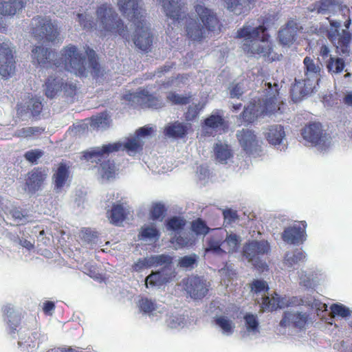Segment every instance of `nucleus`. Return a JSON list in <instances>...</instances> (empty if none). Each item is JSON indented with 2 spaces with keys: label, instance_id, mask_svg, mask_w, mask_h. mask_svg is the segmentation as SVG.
Listing matches in <instances>:
<instances>
[{
  "label": "nucleus",
  "instance_id": "4be33fe9",
  "mask_svg": "<svg viewBox=\"0 0 352 352\" xmlns=\"http://www.w3.org/2000/svg\"><path fill=\"white\" fill-rule=\"evenodd\" d=\"M299 30L298 23L294 19H290L278 32V39L283 45L292 43L296 39Z\"/></svg>",
  "mask_w": 352,
  "mask_h": 352
},
{
  "label": "nucleus",
  "instance_id": "69168bd1",
  "mask_svg": "<svg viewBox=\"0 0 352 352\" xmlns=\"http://www.w3.org/2000/svg\"><path fill=\"white\" fill-rule=\"evenodd\" d=\"M200 110L201 108H199V104H195L194 107L190 106L184 113L185 119L187 121L194 120L198 116Z\"/></svg>",
  "mask_w": 352,
  "mask_h": 352
},
{
  "label": "nucleus",
  "instance_id": "de8ad7c7",
  "mask_svg": "<svg viewBox=\"0 0 352 352\" xmlns=\"http://www.w3.org/2000/svg\"><path fill=\"white\" fill-rule=\"evenodd\" d=\"M186 225V221L178 217H173L168 219L166 221V226L168 230L179 231L184 228Z\"/></svg>",
  "mask_w": 352,
  "mask_h": 352
},
{
  "label": "nucleus",
  "instance_id": "0eeeda50",
  "mask_svg": "<svg viewBox=\"0 0 352 352\" xmlns=\"http://www.w3.org/2000/svg\"><path fill=\"white\" fill-rule=\"evenodd\" d=\"M32 32L38 40L52 43H61L56 25L51 20L41 16L34 17L31 21Z\"/></svg>",
  "mask_w": 352,
  "mask_h": 352
},
{
  "label": "nucleus",
  "instance_id": "f704fd0d",
  "mask_svg": "<svg viewBox=\"0 0 352 352\" xmlns=\"http://www.w3.org/2000/svg\"><path fill=\"white\" fill-rule=\"evenodd\" d=\"M3 311L5 316L4 320L7 322L12 332H14L20 323L21 316L19 314L15 311L11 305L4 306L3 307Z\"/></svg>",
  "mask_w": 352,
  "mask_h": 352
},
{
  "label": "nucleus",
  "instance_id": "cd10ccee",
  "mask_svg": "<svg viewBox=\"0 0 352 352\" xmlns=\"http://www.w3.org/2000/svg\"><path fill=\"white\" fill-rule=\"evenodd\" d=\"M190 125L176 121L164 128V133L166 136L173 138H182L188 133Z\"/></svg>",
  "mask_w": 352,
  "mask_h": 352
},
{
  "label": "nucleus",
  "instance_id": "412c9836",
  "mask_svg": "<svg viewBox=\"0 0 352 352\" xmlns=\"http://www.w3.org/2000/svg\"><path fill=\"white\" fill-rule=\"evenodd\" d=\"M305 78L314 85L318 84L320 79L321 67L319 64L310 56L303 60Z\"/></svg>",
  "mask_w": 352,
  "mask_h": 352
},
{
  "label": "nucleus",
  "instance_id": "6e6d98bb",
  "mask_svg": "<svg viewBox=\"0 0 352 352\" xmlns=\"http://www.w3.org/2000/svg\"><path fill=\"white\" fill-rule=\"evenodd\" d=\"M44 152L40 149H32L25 153L24 157L32 164H37V160L41 158Z\"/></svg>",
  "mask_w": 352,
  "mask_h": 352
},
{
  "label": "nucleus",
  "instance_id": "79ce46f5",
  "mask_svg": "<svg viewBox=\"0 0 352 352\" xmlns=\"http://www.w3.org/2000/svg\"><path fill=\"white\" fill-rule=\"evenodd\" d=\"M166 98L167 100L170 102L172 104L184 105L188 104L190 102L191 96H180L175 92L170 91L168 94Z\"/></svg>",
  "mask_w": 352,
  "mask_h": 352
},
{
  "label": "nucleus",
  "instance_id": "c85d7f7f",
  "mask_svg": "<svg viewBox=\"0 0 352 352\" xmlns=\"http://www.w3.org/2000/svg\"><path fill=\"white\" fill-rule=\"evenodd\" d=\"M24 8L22 0H0V14L12 16L19 12Z\"/></svg>",
  "mask_w": 352,
  "mask_h": 352
},
{
  "label": "nucleus",
  "instance_id": "49530a36",
  "mask_svg": "<svg viewBox=\"0 0 352 352\" xmlns=\"http://www.w3.org/2000/svg\"><path fill=\"white\" fill-rule=\"evenodd\" d=\"M191 229L197 235H206L210 230V228L207 226L205 221L200 218H198L192 222Z\"/></svg>",
  "mask_w": 352,
  "mask_h": 352
},
{
  "label": "nucleus",
  "instance_id": "1a4fd4ad",
  "mask_svg": "<svg viewBox=\"0 0 352 352\" xmlns=\"http://www.w3.org/2000/svg\"><path fill=\"white\" fill-rule=\"evenodd\" d=\"M98 21L102 28L107 32H116L121 34L124 25L118 14L110 4L104 3L96 10Z\"/></svg>",
  "mask_w": 352,
  "mask_h": 352
},
{
  "label": "nucleus",
  "instance_id": "aec40b11",
  "mask_svg": "<svg viewBox=\"0 0 352 352\" xmlns=\"http://www.w3.org/2000/svg\"><path fill=\"white\" fill-rule=\"evenodd\" d=\"M301 135L305 140L313 145H318L322 141L323 133L322 125L320 123H310L302 130Z\"/></svg>",
  "mask_w": 352,
  "mask_h": 352
},
{
  "label": "nucleus",
  "instance_id": "774afa93",
  "mask_svg": "<svg viewBox=\"0 0 352 352\" xmlns=\"http://www.w3.org/2000/svg\"><path fill=\"white\" fill-rule=\"evenodd\" d=\"M189 75L187 74H179L175 77H171L168 79L166 82H164V85L168 86L171 85L175 82V81H178L182 83H184L186 80L188 79Z\"/></svg>",
  "mask_w": 352,
  "mask_h": 352
},
{
  "label": "nucleus",
  "instance_id": "e433bc0d",
  "mask_svg": "<svg viewBox=\"0 0 352 352\" xmlns=\"http://www.w3.org/2000/svg\"><path fill=\"white\" fill-rule=\"evenodd\" d=\"M345 66V61L343 58L341 57L330 56L326 62V68L327 72L331 75L342 73L344 71Z\"/></svg>",
  "mask_w": 352,
  "mask_h": 352
},
{
  "label": "nucleus",
  "instance_id": "473e14b6",
  "mask_svg": "<svg viewBox=\"0 0 352 352\" xmlns=\"http://www.w3.org/2000/svg\"><path fill=\"white\" fill-rule=\"evenodd\" d=\"M116 173V166L113 161H103L98 170V179L102 182H107L113 178Z\"/></svg>",
  "mask_w": 352,
  "mask_h": 352
},
{
  "label": "nucleus",
  "instance_id": "393cba45",
  "mask_svg": "<svg viewBox=\"0 0 352 352\" xmlns=\"http://www.w3.org/2000/svg\"><path fill=\"white\" fill-rule=\"evenodd\" d=\"M64 81L63 78L50 76L45 85V94L50 99L56 98L62 94Z\"/></svg>",
  "mask_w": 352,
  "mask_h": 352
},
{
  "label": "nucleus",
  "instance_id": "7c9ffc66",
  "mask_svg": "<svg viewBox=\"0 0 352 352\" xmlns=\"http://www.w3.org/2000/svg\"><path fill=\"white\" fill-rule=\"evenodd\" d=\"M43 104L39 98H31L27 102L26 105H21L18 109L17 113L21 117L23 116V113H30L34 117H36L40 114L43 109Z\"/></svg>",
  "mask_w": 352,
  "mask_h": 352
},
{
  "label": "nucleus",
  "instance_id": "052dcab7",
  "mask_svg": "<svg viewBox=\"0 0 352 352\" xmlns=\"http://www.w3.org/2000/svg\"><path fill=\"white\" fill-rule=\"evenodd\" d=\"M140 309L144 313H151L155 309V304L148 298H142L138 304Z\"/></svg>",
  "mask_w": 352,
  "mask_h": 352
},
{
  "label": "nucleus",
  "instance_id": "9b49d317",
  "mask_svg": "<svg viewBox=\"0 0 352 352\" xmlns=\"http://www.w3.org/2000/svg\"><path fill=\"white\" fill-rule=\"evenodd\" d=\"M327 36L339 55L344 57L349 56L352 36L349 31L343 30L339 32L338 30H330L327 32Z\"/></svg>",
  "mask_w": 352,
  "mask_h": 352
},
{
  "label": "nucleus",
  "instance_id": "4d7b16f0",
  "mask_svg": "<svg viewBox=\"0 0 352 352\" xmlns=\"http://www.w3.org/2000/svg\"><path fill=\"white\" fill-rule=\"evenodd\" d=\"M223 216L224 222L227 225H230L235 222L239 219V215L236 210L231 208H226L223 210Z\"/></svg>",
  "mask_w": 352,
  "mask_h": 352
},
{
  "label": "nucleus",
  "instance_id": "a18cd8bd",
  "mask_svg": "<svg viewBox=\"0 0 352 352\" xmlns=\"http://www.w3.org/2000/svg\"><path fill=\"white\" fill-rule=\"evenodd\" d=\"M305 254L301 251H294L293 253H287L285 257V263L289 266H292L295 264L298 263L300 261H304L305 259Z\"/></svg>",
  "mask_w": 352,
  "mask_h": 352
},
{
  "label": "nucleus",
  "instance_id": "9d476101",
  "mask_svg": "<svg viewBox=\"0 0 352 352\" xmlns=\"http://www.w3.org/2000/svg\"><path fill=\"white\" fill-rule=\"evenodd\" d=\"M48 175V169L45 167L34 168L29 171L25 178V191L32 195L41 190Z\"/></svg>",
  "mask_w": 352,
  "mask_h": 352
},
{
  "label": "nucleus",
  "instance_id": "bb28decb",
  "mask_svg": "<svg viewBox=\"0 0 352 352\" xmlns=\"http://www.w3.org/2000/svg\"><path fill=\"white\" fill-rule=\"evenodd\" d=\"M129 214V206L123 204L113 205L111 210L107 212V217L110 222L120 226Z\"/></svg>",
  "mask_w": 352,
  "mask_h": 352
},
{
  "label": "nucleus",
  "instance_id": "a19ab883",
  "mask_svg": "<svg viewBox=\"0 0 352 352\" xmlns=\"http://www.w3.org/2000/svg\"><path fill=\"white\" fill-rule=\"evenodd\" d=\"M206 126L212 129H217L222 127L224 124V119L220 115H210L204 120Z\"/></svg>",
  "mask_w": 352,
  "mask_h": 352
},
{
  "label": "nucleus",
  "instance_id": "58836bf2",
  "mask_svg": "<svg viewBox=\"0 0 352 352\" xmlns=\"http://www.w3.org/2000/svg\"><path fill=\"white\" fill-rule=\"evenodd\" d=\"M160 236V232L159 230L153 225L143 226L139 234L140 239H146L154 242L158 241Z\"/></svg>",
  "mask_w": 352,
  "mask_h": 352
},
{
  "label": "nucleus",
  "instance_id": "a211bd4d",
  "mask_svg": "<svg viewBox=\"0 0 352 352\" xmlns=\"http://www.w3.org/2000/svg\"><path fill=\"white\" fill-rule=\"evenodd\" d=\"M316 85L311 83L305 78L303 79H295V82L292 85L290 89V96L292 100L294 102H298L302 100V98L310 94Z\"/></svg>",
  "mask_w": 352,
  "mask_h": 352
},
{
  "label": "nucleus",
  "instance_id": "864d4df0",
  "mask_svg": "<svg viewBox=\"0 0 352 352\" xmlns=\"http://www.w3.org/2000/svg\"><path fill=\"white\" fill-rule=\"evenodd\" d=\"M118 5L120 12L130 20L132 18V0H118Z\"/></svg>",
  "mask_w": 352,
  "mask_h": 352
},
{
  "label": "nucleus",
  "instance_id": "e2e57ef3",
  "mask_svg": "<svg viewBox=\"0 0 352 352\" xmlns=\"http://www.w3.org/2000/svg\"><path fill=\"white\" fill-rule=\"evenodd\" d=\"M268 289V285L265 280H254L251 285V290L256 294L261 292H267Z\"/></svg>",
  "mask_w": 352,
  "mask_h": 352
},
{
  "label": "nucleus",
  "instance_id": "72a5a7b5",
  "mask_svg": "<svg viewBox=\"0 0 352 352\" xmlns=\"http://www.w3.org/2000/svg\"><path fill=\"white\" fill-rule=\"evenodd\" d=\"M215 159L221 164H227L228 160L233 157V153L229 145L222 143H216L214 146Z\"/></svg>",
  "mask_w": 352,
  "mask_h": 352
},
{
  "label": "nucleus",
  "instance_id": "ddd939ff",
  "mask_svg": "<svg viewBox=\"0 0 352 352\" xmlns=\"http://www.w3.org/2000/svg\"><path fill=\"white\" fill-rule=\"evenodd\" d=\"M32 63L43 67L54 65L56 69L60 67V62L56 58V54L49 48L36 46L32 50Z\"/></svg>",
  "mask_w": 352,
  "mask_h": 352
},
{
  "label": "nucleus",
  "instance_id": "680f3d73",
  "mask_svg": "<svg viewBox=\"0 0 352 352\" xmlns=\"http://www.w3.org/2000/svg\"><path fill=\"white\" fill-rule=\"evenodd\" d=\"M317 51L318 55L321 56L322 60H325L330 57V48L327 44L323 42V41H318L317 42Z\"/></svg>",
  "mask_w": 352,
  "mask_h": 352
},
{
  "label": "nucleus",
  "instance_id": "a878e982",
  "mask_svg": "<svg viewBox=\"0 0 352 352\" xmlns=\"http://www.w3.org/2000/svg\"><path fill=\"white\" fill-rule=\"evenodd\" d=\"M256 0H225L228 9L236 15L248 13Z\"/></svg>",
  "mask_w": 352,
  "mask_h": 352
},
{
  "label": "nucleus",
  "instance_id": "338daca9",
  "mask_svg": "<svg viewBox=\"0 0 352 352\" xmlns=\"http://www.w3.org/2000/svg\"><path fill=\"white\" fill-rule=\"evenodd\" d=\"M82 239L87 243H94L97 239V233L89 228L82 231Z\"/></svg>",
  "mask_w": 352,
  "mask_h": 352
},
{
  "label": "nucleus",
  "instance_id": "2f4dec72",
  "mask_svg": "<svg viewBox=\"0 0 352 352\" xmlns=\"http://www.w3.org/2000/svg\"><path fill=\"white\" fill-rule=\"evenodd\" d=\"M285 136L284 127L280 124L270 126L265 133V138L270 144H280Z\"/></svg>",
  "mask_w": 352,
  "mask_h": 352
},
{
  "label": "nucleus",
  "instance_id": "3c124183",
  "mask_svg": "<svg viewBox=\"0 0 352 352\" xmlns=\"http://www.w3.org/2000/svg\"><path fill=\"white\" fill-rule=\"evenodd\" d=\"M8 213L12 216L17 223L24 224L29 221L28 216L24 214L21 210L16 208H10L9 206Z\"/></svg>",
  "mask_w": 352,
  "mask_h": 352
},
{
  "label": "nucleus",
  "instance_id": "f8f14e48",
  "mask_svg": "<svg viewBox=\"0 0 352 352\" xmlns=\"http://www.w3.org/2000/svg\"><path fill=\"white\" fill-rule=\"evenodd\" d=\"M184 289L194 299H202L208 292L210 284L203 278L191 276L183 280Z\"/></svg>",
  "mask_w": 352,
  "mask_h": 352
},
{
  "label": "nucleus",
  "instance_id": "f257e3e1",
  "mask_svg": "<svg viewBox=\"0 0 352 352\" xmlns=\"http://www.w3.org/2000/svg\"><path fill=\"white\" fill-rule=\"evenodd\" d=\"M166 16L173 22L184 21L187 37L192 41L201 42L210 33L220 29L217 14L207 7L197 4L195 10L199 21L189 14H185V4L182 0H160Z\"/></svg>",
  "mask_w": 352,
  "mask_h": 352
},
{
  "label": "nucleus",
  "instance_id": "423d86ee",
  "mask_svg": "<svg viewBox=\"0 0 352 352\" xmlns=\"http://www.w3.org/2000/svg\"><path fill=\"white\" fill-rule=\"evenodd\" d=\"M120 151H126L131 155L132 152V138H125L113 143L103 144L102 146L93 148L83 154V157L91 162H101L102 159L110 153Z\"/></svg>",
  "mask_w": 352,
  "mask_h": 352
},
{
  "label": "nucleus",
  "instance_id": "8fccbe9b",
  "mask_svg": "<svg viewBox=\"0 0 352 352\" xmlns=\"http://www.w3.org/2000/svg\"><path fill=\"white\" fill-rule=\"evenodd\" d=\"M337 4L338 2L336 0L320 1L315 3L314 10L319 14H326L329 11L331 6Z\"/></svg>",
  "mask_w": 352,
  "mask_h": 352
},
{
  "label": "nucleus",
  "instance_id": "b1692460",
  "mask_svg": "<svg viewBox=\"0 0 352 352\" xmlns=\"http://www.w3.org/2000/svg\"><path fill=\"white\" fill-rule=\"evenodd\" d=\"M282 239L289 244L302 243L306 239V232L301 227L292 226L284 230L282 233Z\"/></svg>",
  "mask_w": 352,
  "mask_h": 352
},
{
  "label": "nucleus",
  "instance_id": "0e129e2a",
  "mask_svg": "<svg viewBox=\"0 0 352 352\" xmlns=\"http://www.w3.org/2000/svg\"><path fill=\"white\" fill-rule=\"evenodd\" d=\"M76 92V86L72 82H65L63 87V92L64 96L67 98H72Z\"/></svg>",
  "mask_w": 352,
  "mask_h": 352
},
{
  "label": "nucleus",
  "instance_id": "4468645a",
  "mask_svg": "<svg viewBox=\"0 0 352 352\" xmlns=\"http://www.w3.org/2000/svg\"><path fill=\"white\" fill-rule=\"evenodd\" d=\"M15 60L13 51L8 43H0V74L8 77L14 72Z\"/></svg>",
  "mask_w": 352,
  "mask_h": 352
},
{
  "label": "nucleus",
  "instance_id": "c9c22d12",
  "mask_svg": "<svg viewBox=\"0 0 352 352\" xmlns=\"http://www.w3.org/2000/svg\"><path fill=\"white\" fill-rule=\"evenodd\" d=\"M240 237L236 234L227 235L225 239H222L223 254H230L236 252L240 244Z\"/></svg>",
  "mask_w": 352,
  "mask_h": 352
},
{
  "label": "nucleus",
  "instance_id": "20e7f679",
  "mask_svg": "<svg viewBox=\"0 0 352 352\" xmlns=\"http://www.w3.org/2000/svg\"><path fill=\"white\" fill-rule=\"evenodd\" d=\"M173 257L168 254L154 255L143 258L133 265V269L139 270L143 268L164 265L160 270L152 273L146 278V285L151 287L161 286L171 281L176 276L172 267Z\"/></svg>",
  "mask_w": 352,
  "mask_h": 352
},
{
  "label": "nucleus",
  "instance_id": "7ed1b4c3",
  "mask_svg": "<svg viewBox=\"0 0 352 352\" xmlns=\"http://www.w3.org/2000/svg\"><path fill=\"white\" fill-rule=\"evenodd\" d=\"M87 54L89 58L88 64L85 56L78 52L76 46L69 45L61 50V58L58 59L60 67L64 65L65 69L78 76H87L90 71L94 76H99L102 74V71L97 61L95 51L89 50Z\"/></svg>",
  "mask_w": 352,
  "mask_h": 352
},
{
  "label": "nucleus",
  "instance_id": "ea45409f",
  "mask_svg": "<svg viewBox=\"0 0 352 352\" xmlns=\"http://www.w3.org/2000/svg\"><path fill=\"white\" fill-rule=\"evenodd\" d=\"M223 236L219 235L212 236L208 241V246L206 248V252H213L218 254H222V239Z\"/></svg>",
  "mask_w": 352,
  "mask_h": 352
},
{
  "label": "nucleus",
  "instance_id": "603ef678",
  "mask_svg": "<svg viewBox=\"0 0 352 352\" xmlns=\"http://www.w3.org/2000/svg\"><path fill=\"white\" fill-rule=\"evenodd\" d=\"M44 130L38 126H28L16 131L19 137L28 138L36 134H41Z\"/></svg>",
  "mask_w": 352,
  "mask_h": 352
},
{
  "label": "nucleus",
  "instance_id": "09e8293b",
  "mask_svg": "<svg viewBox=\"0 0 352 352\" xmlns=\"http://www.w3.org/2000/svg\"><path fill=\"white\" fill-rule=\"evenodd\" d=\"M333 316H339L342 318H347L351 315V311L349 308L342 304H333L330 307Z\"/></svg>",
  "mask_w": 352,
  "mask_h": 352
},
{
  "label": "nucleus",
  "instance_id": "5fc2aeb1",
  "mask_svg": "<svg viewBox=\"0 0 352 352\" xmlns=\"http://www.w3.org/2000/svg\"><path fill=\"white\" fill-rule=\"evenodd\" d=\"M247 329L252 331H258V322L256 316L252 314H246L244 316Z\"/></svg>",
  "mask_w": 352,
  "mask_h": 352
},
{
  "label": "nucleus",
  "instance_id": "4c0bfd02",
  "mask_svg": "<svg viewBox=\"0 0 352 352\" xmlns=\"http://www.w3.org/2000/svg\"><path fill=\"white\" fill-rule=\"evenodd\" d=\"M110 125V116L106 112L91 118L90 126L93 129L103 130Z\"/></svg>",
  "mask_w": 352,
  "mask_h": 352
},
{
  "label": "nucleus",
  "instance_id": "6e6552de",
  "mask_svg": "<svg viewBox=\"0 0 352 352\" xmlns=\"http://www.w3.org/2000/svg\"><path fill=\"white\" fill-rule=\"evenodd\" d=\"M270 250V245L267 241H252L246 243L243 248V256L252 263L258 270L264 272L268 270V266L261 257Z\"/></svg>",
  "mask_w": 352,
  "mask_h": 352
},
{
  "label": "nucleus",
  "instance_id": "37998d69",
  "mask_svg": "<svg viewBox=\"0 0 352 352\" xmlns=\"http://www.w3.org/2000/svg\"><path fill=\"white\" fill-rule=\"evenodd\" d=\"M166 212V209L164 204L161 203H155L152 205L150 210V216L153 220L160 219L162 221Z\"/></svg>",
  "mask_w": 352,
  "mask_h": 352
},
{
  "label": "nucleus",
  "instance_id": "dca6fc26",
  "mask_svg": "<svg viewBox=\"0 0 352 352\" xmlns=\"http://www.w3.org/2000/svg\"><path fill=\"white\" fill-rule=\"evenodd\" d=\"M236 138L246 154L250 155L257 151L258 141L253 131L243 129L237 132Z\"/></svg>",
  "mask_w": 352,
  "mask_h": 352
},
{
  "label": "nucleus",
  "instance_id": "2eb2a0df",
  "mask_svg": "<svg viewBox=\"0 0 352 352\" xmlns=\"http://www.w3.org/2000/svg\"><path fill=\"white\" fill-rule=\"evenodd\" d=\"M309 315L306 312L285 311L279 325L282 327H292L299 330L303 329L309 321Z\"/></svg>",
  "mask_w": 352,
  "mask_h": 352
},
{
  "label": "nucleus",
  "instance_id": "c03bdc74",
  "mask_svg": "<svg viewBox=\"0 0 352 352\" xmlns=\"http://www.w3.org/2000/svg\"><path fill=\"white\" fill-rule=\"evenodd\" d=\"M215 323L228 334L232 333L234 331V324L232 322L225 316H219L215 318Z\"/></svg>",
  "mask_w": 352,
  "mask_h": 352
},
{
  "label": "nucleus",
  "instance_id": "5701e85b",
  "mask_svg": "<svg viewBox=\"0 0 352 352\" xmlns=\"http://www.w3.org/2000/svg\"><path fill=\"white\" fill-rule=\"evenodd\" d=\"M240 117L242 121L247 124H252L259 117H263L261 111V100L251 101L247 107H244Z\"/></svg>",
  "mask_w": 352,
  "mask_h": 352
},
{
  "label": "nucleus",
  "instance_id": "6ab92c4d",
  "mask_svg": "<svg viewBox=\"0 0 352 352\" xmlns=\"http://www.w3.org/2000/svg\"><path fill=\"white\" fill-rule=\"evenodd\" d=\"M133 98L136 99L137 104L141 108L160 109L164 107L162 100L153 94H149L146 90H141L133 93Z\"/></svg>",
  "mask_w": 352,
  "mask_h": 352
},
{
  "label": "nucleus",
  "instance_id": "39448f33",
  "mask_svg": "<svg viewBox=\"0 0 352 352\" xmlns=\"http://www.w3.org/2000/svg\"><path fill=\"white\" fill-rule=\"evenodd\" d=\"M145 14L138 0H133V43L141 51L147 52L151 49L153 36L146 21Z\"/></svg>",
  "mask_w": 352,
  "mask_h": 352
},
{
  "label": "nucleus",
  "instance_id": "13d9d810",
  "mask_svg": "<svg viewBox=\"0 0 352 352\" xmlns=\"http://www.w3.org/2000/svg\"><path fill=\"white\" fill-rule=\"evenodd\" d=\"M170 242L175 244V247L176 249L190 246L193 243L190 239H188L187 237H183L181 235L175 236L174 238L172 239Z\"/></svg>",
  "mask_w": 352,
  "mask_h": 352
},
{
  "label": "nucleus",
  "instance_id": "c756f323",
  "mask_svg": "<svg viewBox=\"0 0 352 352\" xmlns=\"http://www.w3.org/2000/svg\"><path fill=\"white\" fill-rule=\"evenodd\" d=\"M68 178L69 167H67L66 164H60L52 177L54 184V190L56 192L62 191Z\"/></svg>",
  "mask_w": 352,
  "mask_h": 352
},
{
  "label": "nucleus",
  "instance_id": "f3484780",
  "mask_svg": "<svg viewBox=\"0 0 352 352\" xmlns=\"http://www.w3.org/2000/svg\"><path fill=\"white\" fill-rule=\"evenodd\" d=\"M265 85L268 87L267 92L270 94V96L265 99L263 102L261 101V111L263 117L270 116L280 109L277 104V96L278 95V84L274 83V89H272V86L270 82L266 83Z\"/></svg>",
  "mask_w": 352,
  "mask_h": 352
},
{
  "label": "nucleus",
  "instance_id": "bf43d9fd",
  "mask_svg": "<svg viewBox=\"0 0 352 352\" xmlns=\"http://www.w3.org/2000/svg\"><path fill=\"white\" fill-rule=\"evenodd\" d=\"M197 262L195 254L191 256H184L181 257L178 262V265L183 268H192Z\"/></svg>",
  "mask_w": 352,
  "mask_h": 352
},
{
  "label": "nucleus",
  "instance_id": "f03ea898",
  "mask_svg": "<svg viewBox=\"0 0 352 352\" xmlns=\"http://www.w3.org/2000/svg\"><path fill=\"white\" fill-rule=\"evenodd\" d=\"M236 38H244L242 48L247 54L260 55L268 61H274L277 58L274 53L272 44L269 41L270 35L264 25L251 28L244 25L236 32Z\"/></svg>",
  "mask_w": 352,
  "mask_h": 352
}]
</instances>
